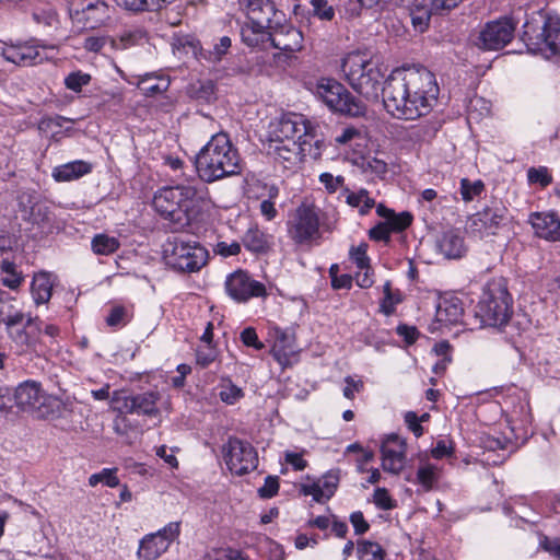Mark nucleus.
Masks as SVG:
<instances>
[{
    "mask_svg": "<svg viewBox=\"0 0 560 560\" xmlns=\"http://www.w3.org/2000/svg\"><path fill=\"white\" fill-rule=\"evenodd\" d=\"M435 75L423 66L395 69L383 88L384 105L400 119L413 120L428 115L439 96Z\"/></svg>",
    "mask_w": 560,
    "mask_h": 560,
    "instance_id": "nucleus-1",
    "label": "nucleus"
},
{
    "mask_svg": "<svg viewBox=\"0 0 560 560\" xmlns=\"http://www.w3.org/2000/svg\"><path fill=\"white\" fill-rule=\"evenodd\" d=\"M178 180L177 185L164 187L154 195L153 207L164 219L184 225L190 221L194 206L210 201V194L203 184H190L186 178Z\"/></svg>",
    "mask_w": 560,
    "mask_h": 560,
    "instance_id": "nucleus-2",
    "label": "nucleus"
},
{
    "mask_svg": "<svg viewBox=\"0 0 560 560\" xmlns=\"http://www.w3.org/2000/svg\"><path fill=\"white\" fill-rule=\"evenodd\" d=\"M196 168L201 180L213 183L241 173V158L229 136L219 132L200 150Z\"/></svg>",
    "mask_w": 560,
    "mask_h": 560,
    "instance_id": "nucleus-3",
    "label": "nucleus"
},
{
    "mask_svg": "<svg viewBox=\"0 0 560 560\" xmlns=\"http://www.w3.org/2000/svg\"><path fill=\"white\" fill-rule=\"evenodd\" d=\"M512 316V298L505 280L491 279L482 290L479 302L475 306V317L481 327H501Z\"/></svg>",
    "mask_w": 560,
    "mask_h": 560,
    "instance_id": "nucleus-4",
    "label": "nucleus"
},
{
    "mask_svg": "<svg viewBox=\"0 0 560 560\" xmlns=\"http://www.w3.org/2000/svg\"><path fill=\"white\" fill-rule=\"evenodd\" d=\"M341 68L349 84L366 98H376L380 91H383L382 67L368 54L360 51L348 54Z\"/></svg>",
    "mask_w": 560,
    "mask_h": 560,
    "instance_id": "nucleus-5",
    "label": "nucleus"
},
{
    "mask_svg": "<svg viewBox=\"0 0 560 560\" xmlns=\"http://www.w3.org/2000/svg\"><path fill=\"white\" fill-rule=\"evenodd\" d=\"M166 264L180 272H197L209 259L208 250L197 242L174 238L164 247Z\"/></svg>",
    "mask_w": 560,
    "mask_h": 560,
    "instance_id": "nucleus-6",
    "label": "nucleus"
},
{
    "mask_svg": "<svg viewBox=\"0 0 560 560\" xmlns=\"http://www.w3.org/2000/svg\"><path fill=\"white\" fill-rule=\"evenodd\" d=\"M313 92L334 112L352 117L365 114V105L335 79H319Z\"/></svg>",
    "mask_w": 560,
    "mask_h": 560,
    "instance_id": "nucleus-7",
    "label": "nucleus"
},
{
    "mask_svg": "<svg viewBox=\"0 0 560 560\" xmlns=\"http://www.w3.org/2000/svg\"><path fill=\"white\" fill-rule=\"evenodd\" d=\"M269 42L279 50L272 57L276 65L288 62L304 47L303 33L291 23L280 24L278 18L271 19Z\"/></svg>",
    "mask_w": 560,
    "mask_h": 560,
    "instance_id": "nucleus-8",
    "label": "nucleus"
},
{
    "mask_svg": "<svg viewBox=\"0 0 560 560\" xmlns=\"http://www.w3.org/2000/svg\"><path fill=\"white\" fill-rule=\"evenodd\" d=\"M25 315L16 306V301L12 298L0 300V324H3L11 340L22 350L31 349L35 345L27 328L31 326L33 318L28 316L26 323L22 326Z\"/></svg>",
    "mask_w": 560,
    "mask_h": 560,
    "instance_id": "nucleus-9",
    "label": "nucleus"
},
{
    "mask_svg": "<svg viewBox=\"0 0 560 560\" xmlns=\"http://www.w3.org/2000/svg\"><path fill=\"white\" fill-rule=\"evenodd\" d=\"M288 234L299 245L319 238V209L313 203L302 202L288 221Z\"/></svg>",
    "mask_w": 560,
    "mask_h": 560,
    "instance_id": "nucleus-10",
    "label": "nucleus"
},
{
    "mask_svg": "<svg viewBox=\"0 0 560 560\" xmlns=\"http://www.w3.org/2000/svg\"><path fill=\"white\" fill-rule=\"evenodd\" d=\"M160 394L158 392H144L139 394H128L124 390L114 392L110 404L114 410L120 413H136L150 418H159Z\"/></svg>",
    "mask_w": 560,
    "mask_h": 560,
    "instance_id": "nucleus-11",
    "label": "nucleus"
},
{
    "mask_svg": "<svg viewBox=\"0 0 560 560\" xmlns=\"http://www.w3.org/2000/svg\"><path fill=\"white\" fill-rule=\"evenodd\" d=\"M223 457L230 471L242 476L254 470L258 465V456L250 443L237 438H230L223 446Z\"/></svg>",
    "mask_w": 560,
    "mask_h": 560,
    "instance_id": "nucleus-12",
    "label": "nucleus"
},
{
    "mask_svg": "<svg viewBox=\"0 0 560 560\" xmlns=\"http://www.w3.org/2000/svg\"><path fill=\"white\" fill-rule=\"evenodd\" d=\"M515 27L509 18L490 21L481 27L474 44L481 50L502 49L513 39Z\"/></svg>",
    "mask_w": 560,
    "mask_h": 560,
    "instance_id": "nucleus-13",
    "label": "nucleus"
},
{
    "mask_svg": "<svg viewBox=\"0 0 560 560\" xmlns=\"http://www.w3.org/2000/svg\"><path fill=\"white\" fill-rule=\"evenodd\" d=\"M506 215L508 209L503 205L494 202L469 217L467 231L478 238L495 235L499 229L505 224Z\"/></svg>",
    "mask_w": 560,
    "mask_h": 560,
    "instance_id": "nucleus-14",
    "label": "nucleus"
},
{
    "mask_svg": "<svg viewBox=\"0 0 560 560\" xmlns=\"http://www.w3.org/2000/svg\"><path fill=\"white\" fill-rule=\"evenodd\" d=\"M270 140L302 141L315 138V129L301 114L289 113L282 115L271 127Z\"/></svg>",
    "mask_w": 560,
    "mask_h": 560,
    "instance_id": "nucleus-15",
    "label": "nucleus"
},
{
    "mask_svg": "<svg viewBox=\"0 0 560 560\" xmlns=\"http://www.w3.org/2000/svg\"><path fill=\"white\" fill-rule=\"evenodd\" d=\"M14 399L18 408L23 411L35 413L38 418L49 415L48 407L54 400L46 395L40 384L35 381H26L20 384L14 392Z\"/></svg>",
    "mask_w": 560,
    "mask_h": 560,
    "instance_id": "nucleus-16",
    "label": "nucleus"
},
{
    "mask_svg": "<svg viewBox=\"0 0 560 560\" xmlns=\"http://www.w3.org/2000/svg\"><path fill=\"white\" fill-rule=\"evenodd\" d=\"M70 15L84 27L95 30L110 20V8L104 0H70Z\"/></svg>",
    "mask_w": 560,
    "mask_h": 560,
    "instance_id": "nucleus-17",
    "label": "nucleus"
},
{
    "mask_svg": "<svg viewBox=\"0 0 560 560\" xmlns=\"http://www.w3.org/2000/svg\"><path fill=\"white\" fill-rule=\"evenodd\" d=\"M179 535V523L172 522L164 528L154 534H149L142 538L138 549L140 560H154L163 555L170 548Z\"/></svg>",
    "mask_w": 560,
    "mask_h": 560,
    "instance_id": "nucleus-18",
    "label": "nucleus"
},
{
    "mask_svg": "<svg viewBox=\"0 0 560 560\" xmlns=\"http://www.w3.org/2000/svg\"><path fill=\"white\" fill-rule=\"evenodd\" d=\"M225 291L237 303L247 302L252 298H264L267 295L265 284L252 279L243 270L234 271L226 277Z\"/></svg>",
    "mask_w": 560,
    "mask_h": 560,
    "instance_id": "nucleus-19",
    "label": "nucleus"
},
{
    "mask_svg": "<svg viewBox=\"0 0 560 560\" xmlns=\"http://www.w3.org/2000/svg\"><path fill=\"white\" fill-rule=\"evenodd\" d=\"M311 151L312 144L306 139L302 141L270 140L268 144V153L282 163L284 168L296 166L306 154H311Z\"/></svg>",
    "mask_w": 560,
    "mask_h": 560,
    "instance_id": "nucleus-20",
    "label": "nucleus"
},
{
    "mask_svg": "<svg viewBox=\"0 0 560 560\" xmlns=\"http://www.w3.org/2000/svg\"><path fill=\"white\" fill-rule=\"evenodd\" d=\"M56 50V46H35L30 44L11 45L2 49V56L7 61L18 66H33L42 63L49 58V52Z\"/></svg>",
    "mask_w": 560,
    "mask_h": 560,
    "instance_id": "nucleus-21",
    "label": "nucleus"
},
{
    "mask_svg": "<svg viewBox=\"0 0 560 560\" xmlns=\"http://www.w3.org/2000/svg\"><path fill=\"white\" fill-rule=\"evenodd\" d=\"M382 467L385 471L398 475L405 467L406 442L397 434L386 436L381 445Z\"/></svg>",
    "mask_w": 560,
    "mask_h": 560,
    "instance_id": "nucleus-22",
    "label": "nucleus"
},
{
    "mask_svg": "<svg viewBox=\"0 0 560 560\" xmlns=\"http://www.w3.org/2000/svg\"><path fill=\"white\" fill-rule=\"evenodd\" d=\"M529 222L537 236L560 242V220L555 213L535 212L530 215Z\"/></svg>",
    "mask_w": 560,
    "mask_h": 560,
    "instance_id": "nucleus-23",
    "label": "nucleus"
},
{
    "mask_svg": "<svg viewBox=\"0 0 560 560\" xmlns=\"http://www.w3.org/2000/svg\"><path fill=\"white\" fill-rule=\"evenodd\" d=\"M463 316V304L459 299L453 296L443 299L435 313L436 323L446 328L462 323Z\"/></svg>",
    "mask_w": 560,
    "mask_h": 560,
    "instance_id": "nucleus-24",
    "label": "nucleus"
},
{
    "mask_svg": "<svg viewBox=\"0 0 560 560\" xmlns=\"http://www.w3.org/2000/svg\"><path fill=\"white\" fill-rule=\"evenodd\" d=\"M271 19L272 18H268L261 22L249 20L241 31L243 42L249 47H258L259 45L269 42Z\"/></svg>",
    "mask_w": 560,
    "mask_h": 560,
    "instance_id": "nucleus-25",
    "label": "nucleus"
},
{
    "mask_svg": "<svg viewBox=\"0 0 560 560\" xmlns=\"http://www.w3.org/2000/svg\"><path fill=\"white\" fill-rule=\"evenodd\" d=\"M240 5L246 11L249 20L261 22L268 18H282L283 14L276 9L271 0H238Z\"/></svg>",
    "mask_w": 560,
    "mask_h": 560,
    "instance_id": "nucleus-26",
    "label": "nucleus"
},
{
    "mask_svg": "<svg viewBox=\"0 0 560 560\" xmlns=\"http://www.w3.org/2000/svg\"><path fill=\"white\" fill-rule=\"evenodd\" d=\"M271 353L283 369L292 365L294 357L292 338L284 331L277 330Z\"/></svg>",
    "mask_w": 560,
    "mask_h": 560,
    "instance_id": "nucleus-27",
    "label": "nucleus"
},
{
    "mask_svg": "<svg viewBox=\"0 0 560 560\" xmlns=\"http://www.w3.org/2000/svg\"><path fill=\"white\" fill-rule=\"evenodd\" d=\"M54 276L46 271L34 275L31 283L32 298L36 305L46 304L51 298Z\"/></svg>",
    "mask_w": 560,
    "mask_h": 560,
    "instance_id": "nucleus-28",
    "label": "nucleus"
},
{
    "mask_svg": "<svg viewBox=\"0 0 560 560\" xmlns=\"http://www.w3.org/2000/svg\"><path fill=\"white\" fill-rule=\"evenodd\" d=\"M400 3L410 10V16L413 27L419 32H424L434 13L430 4L423 3L424 0H399Z\"/></svg>",
    "mask_w": 560,
    "mask_h": 560,
    "instance_id": "nucleus-29",
    "label": "nucleus"
},
{
    "mask_svg": "<svg viewBox=\"0 0 560 560\" xmlns=\"http://www.w3.org/2000/svg\"><path fill=\"white\" fill-rule=\"evenodd\" d=\"M439 247L447 258H459L465 253L464 238L454 230L447 231L443 234L440 240Z\"/></svg>",
    "mask_w": 560,
    "mask_h": 560,
    "instance_id": "nucleus-30",
    "label": "nucleus"
},
{
    "mask_svg": "<svg viewBox=\"0 0 560 560\" xmlns=\"http://www.w3.org/2000/svg\"><path fill=\"white\" fill-rule=\"evenodd\" d=\"M91 172V165L84 161H73L56 167L52 176L58 182L77 179Z\"/></svg>",
    "mask_w": 560,
    "mask_h": 560,
    "instance_id": "nucleus-31",
    "label": "nucleus"
},
{
    "mask_svg": "<svg viewBox=\"0 0 560 560\" xmlns=\"http://www.w3.org/2000/svg\"><path fill=\"white\" fill-rule=\"evenodd\" d=\"M147 42V33L141 28L128 30L116 38H109L110 46L114 49H128Z\"/></svg>",
    "mask_w": 560,
    "mask_h": 560,
    "instance_id": "nucleus-32",
    "label": "nucleus"
},
{
    "mask_svg": "<svg viewBox=\"0 0 560 560\" xmlns=\"http://www.w3.org/2000/svg\"><path fill=\"white\" fill-rule=\"evenodd\" d=\"M0 271L3 275L2 284L11 290H18L24 281V277L14 261L9 258L0 260Z\"/></svg>",
    "mask_w": 560,
    "mask_h": 560,
    "instance_id": "nucleus-33",
    "label": "nucleus"
},
{
    "mask_svg": "<svg viewBox=\"0 0 560 560\" xmlns=\"http://www.w3.org/2000/svg\"><path fill=\"white\" fill-rule=\"evenodd\" d=\"M346 202L352 208H358L362 215L366 214L376 205L375 200L369 196L366 189H360L359 191H350L347 189Z\"/></svg>",
    "mask_w": 560,
    "mask_h": 560,
    "instance_id": "nucleus-34",
    "label": "nucleus"
},
{
    "mask_svg": "<svg viewBox=\"0 0 560 560\" xmlns=\"http://www.w3.org/2000/svg\"><path fill=\"white\" fill-rule=\"evenodd\" d=\"M544 37L551 54L560 56V18L549 19L546 22Z\"/></svg>",
    "mask_w": 560,
    "mask_h": 560,
    "instance_id": "nucleus-35",
    "label": "nucleus"
},
{
    "mask_svg": "<svg viewBox=\"0 0 560 560\" xmlns=\"http://www.w3.org/2000/svg\"><path fill=\"white\" fill-rule=\"evenodd\" d=\"M357 553L360 560H384L386 555L378 542L371 540H360Z\"/></svg>",
    "mask_w": 560,
    "mask_h": 560,
    "instance_id": "nucleus-36",
    "label": "nucleus"
},
{
    "mask_svg": "<svg viewBox=\"0 0 560 560\" xmlns=\"http://www.w3.org/2000/svg\"><path fill=\"white\" fill-rule=\"evenodd\" d=\"M119 247L116 237L106 234H97L92 240V249L96 255H110Z\"/></svg>",
    "mask_w": 560,
    "mask_h": 560,
    "instance_id": "nucleus-37",
    "label": "nucleus"
},
{
    "mask_svg": "<svg viewBox=\"0 0 560 560\" xmlns=\"http://www.w3.org/2000/svg\"><path fill=\"white\" fill-rule=\"evenodd\" d=\"M364 141V135L361 129L353 126L345 127L339 135L335 137L338 145H360Z\"/></svg>",
    "mask_w": 560,
    "mask_h": 560,
    "instance_id": "nucleus-38",
    "label": "nucleus"
},
{
    "mask_svg": "<svg viewBox=\"0 0 560 560\" xmlns=\"http://www.w3.org/2000/svg\"><path fill=\"white\" fill-rule=\"evenodd\" d=\"M25 214L24 219H27L34 224H40L45 221L49 220V207L46 202L43 201H34L27 211L25 208L23 209Z\"/></svg>",
    "mask_w": 560,
    "mask_h": 560,
    "instance_id": "nucleus-39",
    "label": "nucleus"
},
{
    "mask_svg": "<svg viewBox=\"0 0 560 560\" xmlns=\"http://www.w3.org/2000/svg\"><path fill=\"white\" fill-rule=\"evenodd\" d=\"M33 20L45 28H57L59 24L58 15L50 7L36 9L33 12Z\"/></svg>",
    "mask_w": 560,
    "mask_h": 560,
    "instance_id": "nucleus-40",
    "label": "nucleus"
},
{
    "mask_svg": "<svg viewBox=\"0 0 560 560\" xmlns=\"http://www.w3.org/2000/svg\"><path fill=\"white\" fill-rule=\"evenodd\" d=\"M131 312L122 305H114L106 317L109 327L117 328L125 326L131 319Z\"/></svg>",
    "mask_w": 560,
    "mask_h": 560,
    "instance_id": "nucleus-41",
    "label": "nucleus"
},
{
    "mask_svg": "<svg viewBox=\"0 0 560 560\" xmlns=\"http://www.w3.org/2000/svg\"><path fill=\"white\" fill-rule=\"evenodd\" d=\"M313 16L323 22H331L335 19V9L328 0H310Z\"/></svg>",
    "mask_w": 560,
    "mask_h": 560,
    "instance_id": "nucleus-42",
    "label": "nucleus"
},
{
    "mask_svg": "<svg viewBox=\"0 0 560 560\" xmlns=\"http://www.w3.org/2000/svg\"><path fill=\"white\" fill-rule=\"evenodd\" d=\"M117 469L104 468L97 474H93L89 478V485L91 487L97 486L100 482L105 483L110 488H115L119 485V479L116 475Z\"/></svg>",
    "mask_w": 560,
    "mask_h": 560,
    "instance_id": "nucleus-43",
    "label": "nucleus"
},
{
    "mask_svg": "<svg viewBox=\"0 0 560 560\" xmlns=\"http://www.w3.org/2000/svg\"><path fill=\"white\" fill-rule=\"evenodd\" d=\"M91 79L92 78L89 73L78 70L69 73L65 78V85L67 89L79 93L82 91L83 86L88 85L91 82Z\"/></svg>",
    "mask_w": 560,
    "mask_h": 560,
    "instance_id": "nucleus-44",
    "label": "nucleus"
},
{
    "mask_svg": "<svg viewBox=\"0 0 560 560\" xmlns=\"http://www.w3.org/2000/svg\"><path fill=\"white\" fill-rule=\"evenodd\" d=\"M417 479L425 490H430L438 479V468L431 464L420 466L417 471Z\"/></svg>",
    "mask_w": 560,
    "mask_h": 560,
    "instance_id": "nucleus-45",
    "label": "nucleus"
},
{
    "mask_svg": "<svg viewBox=\"0 0 560 560\" xmlns=\"http://www.w3.org/2000/svg\"><path fill=\"white\" fill-rule=\"evenodd\" d=\"M152 77L150 74H145L139 82V86L147 94H156L163 91H166L170 82L164 78H156V82L152 83Z\"/></svg>",
    "mask_w": 560,
    "mask_h": 560,
    "instance_id": "nucleus-46",
    "label": "nucleus"
},
{
    "mask_svg": "<svg viewBox=\"0 0 560 560\" xmlns=\"http://www.w3.org/2000/svg\"><path fill=\"white\" fill-rule=\"evenodd\" d=\"M485 188L481 180L470 182L467 178L460 180V195L466 202L471 201L475 197L479 196Z\"/></svg>",
    "mask_w": 560,
    "mask_h": 560,
    "instance_id": "nucleus-47",
    "label": "nucleus"
},
{
    "mask_svg": "<svg viewBox=\"0 0 560 560\" xmlns=\"http://www.w3.org/2000/svg\"><path fill=\"white\" fill-rule=\"evenodd\" d=\"M318 481L322 483V489H324L325 499H329L337 490L339 483V471L330 470L318 479Z\"/></svg>",
    "mask_w": 560,
    "mask_h": 560,
    "instance_id": "nucleus-48",
    "label": "nucleus"
},
{
    "mask_svg": "<svg viewBox=\"0 0 560 560\" xmlns=\"http://www.w3.org/2000/svg\"><path fill=\"white\" fill-rule=\"evenodd\" d=\"M368 244L361 243L355 247H351L350 257L357 265L358 269L366 268L370 266V258L368 257Z\"/></svg>",
    "mask_w": 560,
    "mask_h": 560,
    "instance_id": "nucleus-49",
    "label": "nucleus"
},
{
    "mask_svg": "<svg viewBox=\"0 0 560 560\" xmlns=\"http://www.w3.org/2000/svg\"><path fill=\"white\" fill-rule=\"evenodd\" d=\"M243 397V390L234 384H226L222 386L220 398L222 401L233 405Z\"/></svg>",
    "mask_w": 560,
    "mask_h": 560,
    "instance_id": "nucleus-50",
    "label": "nucleus"
},
{
    "mask_svg": "<svg viewBox=\"0 0 560 560\" xmlns=\"http://www.w3.org/2000/svg\"><path fill=\"white\" fill-rule=\"evenodd\" d=\"M412 217L408 212H401L396 214L395 212L392 214L389 220L387 221L393 232H400L408 228L411 224Z\"/></svg>",
    "mask_w": 560,
    "mask_h": 560,
    "instance_id": "nucleus-51",
    "label": "nucleus"
},
{
    "mask_svg": "<svg viewBox=\"0 0 560 560\" xmlns=\"http://www.w3.org/2000/svg\"><path fill=\"white\" fill-rule=\"evenodd\" d=\"M528 180L533 184H540L542 187L551 183V176L546 167H532L527 172Z\"/></svg>",
    "mask_w": 560,
    "mask_h": 560,
    "instance_id": "nucleus-52",
    "label": "nucleus"
},
{
    "mask_svg": "<svg viewBox=\"0 0 560 560\" xmlns=\"http://www.w3.org/2000/svg\"><path fill=\"white\" fill-rule=\"evenodd\" d=\"M231 47V38L229 36H222L219 43L214 45L213 49L209 51V60L217 62L228 52Z\"/></svg>",
    "mask_w": 560,
    "mask_h": 560,
    "instance_id": "nucleus-53",
    "label": "nucleus"
},
{
    "mask_svg": "<svg viewBox=\"0 0 560 560\" xmlns=\"http://www.w3.org/2000/svg\"><path fill=\"white\" fill-rule=\"evenodd\" d=\"M401 302V294L399 291H393L386 294L381 302V312L385 315H392L395 312V306Z\"/></svg>",
    "mask_w": 560,
    "mask_h": 560,
    "instance_id": "nucleus-54",
    "label": "nucleus"
},
{
    "mask_svg": "<svg viewBox=\"0 0 560 560\" xmlns=\"http://www.w3.org/2000/svg\"><path fill=\"white\" fill-rule=\"evenodd\" d=\"M373 498L375 505L382 510H390L395 508V503L385 488H377L374 491Z\"/></svg>",
    "mask_w": 560,
    "mask_h": 560,
    "instance_id": "nucleus-55",
    "label": "nucleus"
},
{
    "mask_svg": "<svg viewBox=\"0 0 560 560\" xmlns=\"http://www.w3.org/2000/svg\"><path fill=\"white\" fill-rule=\"evenodd\" d=\"M279 490V479L276 476H268L265 479L262 487L258 489V493L261 498H272Z\"/></svg>",
    "mask_w": 560,
    "mask_h": 560,
    "instance_id": "nucleus-56",
    "label": "nucleus"
},
{
    "mask_svg": "<svg viewBox=\"0 0 560 560\" xmlns=\"http://www.w3.org/2000/svg\"><path fill=\"white\" fill-rule=\"evenodd\" d=\"M392 233L393 231L387 221H384L372 228L369 232V235L374 241L388 242Z\"/></svg>",
    "mask_w": 560,
    "mask_h": 560,
    "instance_id": "nucleus-57",
    "label": "nucleus"
},
{
    "mask_svg": "<svg viewBox=\"0 0 560 560\" xmlns=\"http://www.w3.org/2000/svg\"><path fill=\"white\" fill-rule=\"evenodd\" d=\"M116 4L127 11L144 12L149 11L148 0H114Z\"/></svg>",
    "mask_w": 560,
    "mask_h": 560,
    "instance_id": "nucleus-58",
    "label": "nucleus"
},
{
    "mask_svg": "<svg viewBox=\"0 0 560 560\" xmlns=\"http://www.w3.org/2000/svg\"><path fill=\"white\" fill-rule=\"evenodd\" d=\"M319 182L329 192H335L343 185L345 178L342 176H334L330 173H323L319 176Z\"/></svg>",
    "mask_w": 560,
    "mask_h": 560,
    "instance_id": "nucleus-59",
    "label": "nucleus"
},
{
    "mask_svg": "<svg viewBox=\"0 0 560 560\" xmlns=\"http://www.w3.org/2000/svg\"><path fill=\"white\" fill-rule=\"evenodd\" d=\"M241 340L247 347H253L257 350L264 348V343L258 340L256 330L252 327H247L241 332Z\"/></svg>",
    "mask_w": 560,
    "mask_h": 560,
    "instance_id": "nucleus-60",
    "label": "nucleus"
},
{
    "mask_svg": "<svg viewBox=\"0 0 560 560\" xmlns=\"http://www.w3.org/2000/svg\"><path fill=\"white\" fill-rule=\"evenodd\" d=\"M463 0H429L431 10L435 14H441L456 8Z\"/></svg>",
    "mask_w": 560,
    "mask_h": 560,
    "instance_id": "nucleus-61",
    "label": "nucleus"
},
{
    "mask_svg": "<svg viewBox=\"0 0 560 560\" xmlns=\"http://www.w3.org/2000/svg\"><path fill=\"white\" fill-rule=\"evenodd\" d=\"M215 350L212 346H206L197 350V363L202 368L208 366L215 359Z\"/></svg>",
    "mask_w": 560,
    "mask_h": 560,
    "instance_id": "nucleus-62",
    "label": "nucleus"
},
{
    "mask_svg": "<svg viewBox=\"0 0 560 560\" xmlns=\"http://www.w3.org/2000/svg\"><path fill=\"white\" fill-rule=\"evenodd\" d=\"M208 560H245L237 550L220 549L209 555Z\"/></svg>",
    "mask_w": 560,
    "mask_h": 560,
    "instance_id": "nucleus-63",
    "label": "nucleus"
},
{
    "mask_svg": "<svg viewBox=\"0 0 560 560\" xmlns=\"http://www.w3.org/2000/svg\"><path fill=\"white\" fill-rule=\"evenodd\" d=\"M540 546L542 547L544 550L550 553V556L560 560V538L550 539L548 537H545L540 541Z\"/></svg>",
    "mask_w": 560,
    "mask_h": 560,
    "instance_id": "nucleus-64",
    "label": "nucleus"
}]
</instances>
